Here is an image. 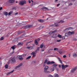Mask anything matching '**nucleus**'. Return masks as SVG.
Here are the masks:
<instances>
[{
    "label": "nucleus",
    "mask_w": 77,
    "mask_h": 77,
    "mask_svg": "<svg viewBox=\"0 0 77 77\" xmlns=\"http://www.w3.org/2000/svg\"><path fill=\"white\" fill-rule=\"evenodd\" d=\"M26 4V2L24 0L21 1L19 3V5H20L21 6H23L24 4Z\"/></svg>",
    "instance_id": "nucleus-1"
},
{
    "label": "nucleus",
    "mask_w": 77,
    "mask_h": 77,
    "mask_svg": "<svg viewBox=\"0 0 77 77\" xmlns=\"http://www.w3.org/2000/svg\"><path fill=\"white\" fill-rule=\"evenodd\" d=\"M22 66L23 63H20L18 65V66L15 67L14 68V69H17V68H20V67H21Z\"/></svg>",
    "instance_id": "nucleus-2"
},
{
    "label": "nucleus",
    "mask_w": 77,
    "mask_h": 77,
    "mask_svg": "<svg viewBox=\"0 0 77 77\" xmlns=\"http://www.w3.org/2000/svg\"><path fill=\"white\" fill-rule=\"evenodd\" d=\"M46 63L47 65H51V64H54L55 62L54 61L50 62V61H48Z\"/></svg>",
    "instance_id": "nucleus-3"
},
{
    "label": "nucleus",
    "mask_w": 77,
    "mask_h": 77,
    "mask_svg": "<svg viewBox=\"0 0 77 77\" xmlns=\"http://www.w3.org/2000/svg\"><path fill=\"white\" fill-rule=\"evenodd\" d=\"M15 60L14 58H12L10 60V62L12 63H14V62H15Z\"/></svg>",
    "instance_id": "nucleus-4"
},
{
    "label": "nucleus",
    "mask_w": 77,
    "mask_h": 77,
    "mask_svg": "<svg viewBox=\"0 0 77 77\" xmlns=\"http://www.w3.org/2000/svg\"><path fill=\"white\" fill-rule=\"evenodd\" d=\"M41 9H42V10H43L44 11H48V10H49V9L48 8H47L46 7H43Z\"/></svg>",
    "instance_id": "nucleus-5"
},
{
    "label": "nucleus",
    "mask_w": 77,
    "mask_h": 77,
    "mask_svg": "<svg viewBox=\"0 0 77 77\" xmlns=\"http://www.w3.org/2000/svg\"><path fill=\"white\" fill-rule=\"evenodd\" d=\"M69 35H69H73V34H74V32L73 31L72 32H69V33H68Z\"/></svg>",
    "instance_id": "nucleus-6"
},
{
    "label": "nucleus",
    "mask_w": 77,
    "mask_h": 77,
    "mask_svg": "<svg viewBox=\"0 0 77 77\" xmlns=\"http://www.w3.org/2000/svg\"><path fill=\"white\" fill-rule=\"evenodd\" d=\"M8 2L10 3H13L15 2V1H14V0H9Z\"/></svg>",
    "instance_id": "nucleus-7"
},
{
    "label": "nucleus",
    "mask_w": 77,
    "mask_h": 77,
    "mask_svg": "<svg viewBox=\"0 0 77 77\" xmlns=\"http://www.w3.org/2000/svg\"><path fill=\"white\" fill-rule=\"evenodd\" d=\"M77 69V67H75L74 68H73V69L71 70V72H74L75 70Z\"/></svg>",
    "instance_id": "nucleus-8"
},
{
    "label": "nucleus",
    "mask_w": 77,
    "mask_h": 77,
    "mask_svg": "<svg viewBox=\"0 0 77 77\" xmlns=\"http://www.w3.org/2000/svg\"><path fill=\"white\" fill-rule=\"evenodd\" d=\"M65 23V21H63L62 20H61L60 21L57 22L56 23H57V24H59V23Z\"/></svg>",
    "instance_id": "nucleus-9"
},
{
    "label": "nucleus",
    "mask_w": 77,
    "mask_h": 77,
    "mask_svg": "<svg viewBox=\"0 0 77 77\" xmlns=\"http://www.w3.org/2000/svg\"><path fill=\"white\" fill-rule=\"evenodd\" d=\"M44 72L45 73H48L50 72L49 71H48L47 69H44Z\"/></svg>",
    "instance_id": "nucleus-10"
},
{
    "label": "nucleus",
    "mask_w": 77,
    "mask_h": 77,
    "mask_svg": "<svg viewBox=\"0 0 77 77\" xmlns=\"http://www.w3.org/2000/svg\"><path fill=\"white\" fill-rule=\"evenodd\" d=\"M36 4V2H32L30 4V6H34V5H35Z\"/></svg>",
    "instance_id": "nucleus-11"
},
{
    "label": "nucleus",
    "mask_w": 77,
    "mask_h": 77,
    "mask_svg": "<svg viewBox=\"0 0 77 77\" xmlns=\"http://www.w3.org/2000/svg\"><path fill=\"white\" fill-rule=\"evenodd\" d=\"M53 66V67L56 68H57V64H53V65L52 66Z\"/></svg>",
    "instance_id": "nucleus-12"
},
{
    "label": "nucleus",
    "mask_w": 77,
    "mask_h": 77,
    "mask_svg": "<svg viewBox=\"0 0 77 77\" xmlns=\"http://www.w3.org/2000/svg\"><path fill=\"white\" fill-rule=\"evenodd\" d=\"M61 66H62V69H65V66L64 65L62 64L61 65Z\"/></svg>",
    "instance_id": "nucleus-13"
},
{
    "label": "nucleus",
    "mask_w": 77,
    "mask_h": 77,
    "mask_svg": "<svg viewBox=\"0 0 77 77\" xmlns=\"http://www.w3.org/2000/svg\"><path fill=\"white\" fill-rule=\"evenodd\" d=\"M23 29H29V25H26V26H25L24 27H23Z\"/></svg>",
    "instance_id": "nucleus-14"
},
{
    "label": "nucleus",
    "mask_w": 77,
    "mask_h": 77,
    "mask_svg": "<svg viewBox=\"0 0 77 77\" xmlns=\"http://www.w3.org/2000/svg\"><path fill=\"white\" fill-rule=\"evenodd\" d=\"M73 56L74 57H77V54L76 53H74L73 54Z\"/></svg>",
    "instance_id": "nucleus-15"
},
{
    "label": "nucleus",
    "mask_w": 77,
    "mask_h": 77,
    "mask_svg": "<svg viewBox=\"0 0 77 77\" xmlns=\"http://www.w3.org/2000/svg\"><path fill=\"white\" fill-rule=\"evenodd\" d=\"M58 60L59 61V62H60V63H61V64H63V63H62V61L61 60H60V58H58Z\"/></svg>",
    "instance_id": "nucleus-16"
},
{
    "label": "nucleus",
    "mask_w": 77,
    "mask_h": 77,
    "mask_svg": "<svg viewBox=\"0 0 77 77\" xmlns=\"http://www.w3.org/2000/svg\"><path fill=\"white\" fill-rule=\"evenodd\" d=\"M32 55H33L32 56V57H35V56H36V55H35V52H32Z\"/></svg>",
    "instance_id": "nucleus-17"
},
{
    "label": "nucleus",
    "mask_w": 77,
    "mask_h": 77,
    "mask_svg": "<svg viewBox=\"0 0 77 77\" xmlns=\"http://www.w3.org/2000/svg\"><path fill=\"white\" fill-rule=\"evenodd\" d=\"M38 21H39V22H40V23H43V22L44 21V20L42 19L38 20Z\"/></svg>",
    "instance_id": "nucleus-18"
},
{
    "label": "nucleus",
    "mask_w": 77,
    "mask_h": 77,
    "mask_svg": "<svg viewBox=\"0 0 77 77\" xmlns=\"http://www.w3.org/2000/svg\"><path fill=\"white\" fill-rule=\"evenodd\" d=\"M35 43L36 44V45H38V41H37V39L35 40Z\"/></svg>",
    "instance_id": "nucleus-19"
},
{
    "label": "nucleus",
    "mask_w": 77,
    "mask_h": 77,
    "mask_svg": "<svg viewBox=\"0 0 77 77\" xmlns=\"http://www.w3.org/2000/svg\"><path fill=\"white\" fill-rule=\"evenodd\" d=\"M58 52L59 53L61 54H63V51H58Z\"/></svg>",
    "instance_id": "nucleus-20"
},
{
    "label": "nucleus",
    "mask_w": 77,
    "mask_h": 77,
    "mask_svg": "<svg viewBox=\"0 0 77 77\" xmlns=\"http://www.w3.org/2000/svg\"><path fill=\"white\" fill-rule=\"evenodd\" d=\"M3 14L4 15H5V16H7L8 15V12H4V13H3Z\"/></svg>",
    "instance_id": "nucleus-21"
},
{
    "label": "nucleus",
    "mask_w": 77,
    "mask_h": 77,
    "mask_svg": "<svg viewBox=\"0 0 77 77\" xmlns=\"http://www.w3.org/2000/svg\"><path fill=\"white\" fill-rule=\"evenodd\" d=\"M48 69V66H46L44 68V69Z\"/></svg>",
    "instance_id": "nucleus-22"
},
{
    "label": "nucleus",
    "mask_w": 77,
    "mask_h": 77,
    "mask_svg": "<svg viewBox=\"0 0 77 77\" xmlns=\"http://www.w3.org/2000/svg\"><path fill=\"white\" fill-rule=\"evenodd\" d=\"M14 71V70H13V71H11V72L8 73L7 75H9V74H11V73H12V72H13Z\"/></svg>",
    "instance_id": "nucleus-23"
},
{
    "label": "nucleus",
    "mask_w": 77,
    "mask_h": 77,
    "mask_svg": "<svg viewBox=\"0 0 77 77\" xmlns=\"http://www.w3.org/2000/svg\"><path fill=\"white\" fill-rule=\"evenodd\" d=\"M54 68L53 67L52 68H51L50 69V71H54Z\"/></svg>",
    "instance_id": "nucleus-24"
},
{
    "label": "nucleus",
    "mask_w": 77,
    "mask_h": 77,
    "mask_svg": "<svg viewBox=\"0 0 77 77\" xmlns=\"http://www.w3.org/2000/svg\"><path fill=\"white\" fill-rule=\"evenodd\" d=\"M58 37L59 38H62V35H61L60 34H58Z\"/></svg>",
    "instance_id": "nucleus-25"
},
{
    "label": "nucleus",
    "mask_w": 77,
    "mask_h": 77,
    "mask_svg": "<svg viewBox=\"0 0 77 77\" xmlns=\"http://www.w3.org/2000/svg\"><path fill=\"white\" fill-rule=\"evenodd\" d=\"M31 57H32V56H29V57H27L26 58V60H27V59H30Z\"/></svg>",
    "instance_id": "nucleus-26"
},
{
    "label": "nucleus",
    "mask_w": 77,
    "mask_h": 77,
    "mask_svg": "<svg viewBox=\"0 0 77 77\" xmlns=\"http://www.w3.org/2000/svg\"><path fill=\"white\" fill-rule=\"evenodd\" d=\"M52 26H54V27H57L59 26V24H57L56 25H52Z\"/></svg>",
    "instance_id": "nucleus-27"
},
{
    "label": "nucleus",
    "mask_w": 77,
    "mask_h": 77,
    "mask_svg": "<svg viewBox=\"0 0 77 77\" xmlns=\"http://www.w3.org/2000/svg\"><path fill=\"white\" fill-rule=\"evenodd\" d=\"M69 34L68 33H66L65 34V36H67V37L69 36Z\"/></svg>",
    "instance_id": "nucleus-28"
},
{
    "label": "nucleus",
    "mask_w": 77,
    "mask_h": 77,
    "mask_svg": "<svg viewBox=\"0 0 77 77\" xmlns=\"http://www.w3.org/2000/svg\"><path fill=\"white\" fill-rule=\"evenodd\" d=\"M53 37L54 38H56V34H54L53 35Z\"/></svg>",
    "instance_id": "nucleus-29"
},
{
    "label": "nucleus",
    "mask_w": 77,
    "mask_h": 77,
    "mask_svg": "<svg viewBox=\"0 0 77 77\" xmlns=\"http://www.w3.org/2000/svg\"><path fill=\"white\" fill-rule=\"evenodd\" d=\"M48 62V59H46L45 60V61L44 62V64L47 63Z\"/></svg>",
    "instance_id": "nucleus-30"
},
{
    "label": "nucleus",
    "mask_w": 77,
    "mask_h": 77,
    "mask_svg": "<svg viewBox=\"0 0 77 77\" xmlns=\"http://www.w3.org/2000/svg\"><path fill=\"white\" fill-rule=\"evenodd\" d=\"M54 77H59V75H58V74L55 73L54 75Z\"/></svg>",
    "instance_id": "nucleus-31"
},
{
    "label": "nucleus",
    "mask_w": 77,
    "mask_h": 77,
    "mask_svg": "<svg viewBox=\"0 0 77 77\" xmlns=\"http://www.w3.org/2000/svg\"><path fill=\"white\" fill-rule=\"evenodd\" d=\"M23 45V44L21 43H19V44H18L17 45L18 46H20V45Z\"/></svg>",
    "instance_id": "nucleus-32"
},
{
    "label": "nucleus",
    "mask_w": 77,
    "mask_h": 77,
    "mask_svg": "<svg viewBox=\"0 0 77 77\" xmlns=\"http://www.w3.org/2000/svg\"><path fill=\"white\" fill-rule=\"evenodd\" d=\"M12 14V11H10L9 13H8V15H11Z\"/></svg>",
    "instance_id": "nucleus-33"
},
{
    "label": "nucleus",
    "mask_w": 77,
    "mask_h": 77,
    "mask_svg": "<svg viewBox=\"0 0 77 77\" xmlns=\"http://www.w3.org/2000/svg\"><path fill=\"white\" fill-rule=\"evenodd\" d=\"M5 68L6 69H7V68H8V64L6 65L5 66Z\"/></svg>",
    "instance_id": "nucleus-34"
},
{
    "label": "nucleus",
    "mask_w": 77,
    "mask_h": 77,
    "mask_svg": "<svg viewBox=\"0 0 77 77\" xmlns=\"http://www.w3.org/2000/svg\"><path fill=\"white\" fill-rule=\"evenodd\" d=\"M4 40V37H2L1 38H0V40L1 41H2V40Z\"/></svg>",
    "instance_id": "nucleus-35"
},
{
    "label": "nucleus",
    "mask_w": 77,
    "mask_h": 77,
    "mask_svg": "<svg viewBox=\"0 0 77 77\" xmlns=\"http://www.w3.org/2000/svg\"><path fill=\"white\" fill-rule=\"evenodd\" d=\"M12 10H16L17 8H16L15 7H13L12 8Z\"/></svg>",
    "instance_id": "nucleus-36"
},
{
    "label": "nucleus",
    "mask_w": 77,
    "mask_h": 77,
    "mask_svg": "<svg viewBox=\"0 0 77 77\" xmlns=\"http://www.w3.org/2000/svg\"><path fill=\"white\" fill-rule=\"evenodd\" d=\"M59 50V49L57 48H54V51H56V50Z\"/></svg>",
    "instance_id": "nucleus-37"
},
{
    "label": "nucleus",
    "mask_w": 77,
    "mask_h": 77,
    "mask_svg": "<svg viewBox=\"0 0 77 77\" xmlns=\"http://www.w3.org/2000/svg\"><path fill=\"white\" fill-rule=\"evenodd\" d=\"M19 59L20 60H23V57H19Z\"/></svg>",
    "instance_id": "nucleus-38"
},
{
    "label": "nucleus",
    "mask_w": 77,
    "mask_h": 77,
    "mask_svg": "<svg viewBox=\"0 0 77 77\" xmlns=\"http://www.w3.org/2000/svg\"><path fill=\"white\" fill-rule=\"evenodd\" d=\"M43 47H44V45H41L40 46V48H42Z\"/></svg>",
    "instance_id": "nucleus-39"
},
{
    "label": "nucleus",
    "mask_w": 77,
    "mask_h": 77,
    "mask_svg": "<svg viewBox=\"0 0 77 77\" xmlns=\"http://www.w3.org/2000/svg\"><path fill=\"white\" fill-rule=\"evenodd\" d=\"M52 33H56V32H57V30H55L54 31H52Z\"/></svg>",
    "instance_id": "nucleus-40"
},
{
    "label": "nucleus",
    "mask_w": 77,
    "mask_h": 77,
    "mask_svg": "<svg viewBox=\"0 0 77 77\" xmlns=\"http://www.w3.org/2000/svg\"><path fill=\"white\" fill-rule=\"evenodd\" d=\"M18 38H16L14 39V41H17V40H18Z\"/></svg>",
    "instance_id": "nucleus-41"
},
{
    "label": "nucleus",
    "mask_w": 77,
    "mask_h": 77,
    "mask_svg": "<svg viewBox=\"0 0 77 77\" xmlns=\"http://www.w3.org/2000/svg\"><path fill=\"white\" fill-rule=\"evenodd\" d=\"M61 41V40L58 39L57 40V42H60Z\"/></svg>",
    "instance_id": "nucleus-42"
},
{
    "label": "nucleus",
    "mask_w": 77,
    "mask_h": 77,
    "mask_svg": "<svg viewBox=\"0 0 77 77\" xmlns=\"http://www.w3.org/2000/svg\"><path fill=\"white\" fill-rule=\"evenodd\" d=\"M11 48H12L13 50H14V49H15V47H14V46H12Z\"/></svg>",
    "instance_id": "nucleus-43"
},
{
    "label": "nucleus",
    "mask_w": 77,
    "mask_h": 77,
    "mask_svg": "<svg viewBox=\"0 0 77 77\" xmlns=\"http://www.w3.org/2000/svg\"><path fill=\"white\" fill-rule=\"evenodd\" d=\"M29 28H30V27H32V25H28Z\"/></svg>",
    "instance_id": "nucleus-44"
},
{
    "label": "nucleus",
    "mask_w": 77,
    "mask_h": 77,
    "mask_svg": "<svg viewBox=\"0 0 77 77\" xmlns=\"http://www.w3.org/2000/svg\"><path fill=\"white\" fill-rule=\"evenodd\" d=\"M65 66V68H67V67H68V65H65L64 66Z\"/></svg>",
    "instance_id": "nucleus-45"
},
{
    "label": "nucleus",
    "mask_w": 77,
    "mask_h": 77,
    "mask_svg": "<svg viewBox=\"0 0 77 77\" xmlns=\"http://www.w3.org/2000/svg\"><path fill=\"white\" fill-rule=\"evenodd\" d=\"M69 6H71V5H72V3H70V4L69 5Z\"/></svg>",
    "instance_id": "nucleus-46"
},
{
    "label": "nucleus",
    "mask_w": 77,
    "mask_h": 77,
    "mask_svg": "<svg viewBox=\"0 0 77 77\" xmlns=\"http://www.w3.org/2000/svg\"><path fill=\"white\" fill-rule=\"evenodd\" d=\"M45 50V48H44V49H42L41 51H44Z\"/></svg>",
    "instance_id": "nucleus-47"
},
{
    "label": "nucleus",
    "mask_w": 77,
    "mask_h": 77,
    "mask_svg": "<svg viewBox=\"0 0 77 77\" xmlns=\"http://www.w3.org/2000/svg\"><path fill=\"white\" fill-rule=\"evenodd\" d=\"M17 33L18 35H19V34H21V32H18Z\"/></svg>",
    "instance_id": "nucleus-48"
},
{
    "label": "nucleus",
    "mask_w": 77,
    "mask_h": 77,
    "mask_svg": "<svg viewBox=\"0 0 77 77\" xmlns=\"http://www.w3.org/2000/svg\"><path fill=\"white\" fill-rule=\"evenodd\" d=\"M32 42V41H30V42H27V43H26V45H27V44H28L29 43H30V42Z\"/></svg>",
    "instance_id": "nucleus-49"
},
{
    "label": "nucleus",
    "mask_w": 77,
    "mask_h": 77,
    "mask_svg": "<svg viewBox=\"0 0 77 77\" xmlns=\"http://www.w3.org/2000/svg\"><path fill=\"white\" fill-rule=\"evenodd\" d=\"M52 33H53L52 31H51L49 32V34H52Z\"/></svg>",
    "instance_id": "nucleus-50"
},
{
    "label": "nucleus",
    "mask_w": 77,
    "mask_h": 77,
    "mask_svg": "<svg viewBox=\"0 0 77 77\" xmlns=\"http://www.w3.org/2000/svg\"><path fill=\"white\" fill-rule=\"evenodd\" d=\"M66 57V55H64L63 56V58H65V57Z\"/></svg>",
    "instance_id": "nucleus-51"
},
{
    "label": "nucleus",
    "mask_w": 77,
    "mask_h": 77,
    "mask_svg": "<svg viewBox=\"0 0 77 77\" xmlns=\"http://www.w3.org/2000/svg\"><path fill=\"white\" fill-rule=\"evenodd\" d=\"M39 48L40 47H38V48H37V51H39Z\"/></svg>",
    "instance_id": "nucleus-52"
},
{
    "label": "nucleus",
    "mask_w": 77,
    "mask_h": 77,
    "mask_svg": "<svg viewBox=\"0 0 77 77\" xmlns=\"http://www.w3.org/2000/svg\"><path fill=\"white\" fill-rule=\"evenodd\" d=\"M48 77H53V76L52 75H50L48 76Z\"/></svg>",
    "instance_id": "nucleus-53"
},
{
    "label": "nucleus",
    "mask_w": 77,
    "mask_h": 77,
    "mask_svg": "<svg viewBox=\"0 0 77 77\" xmlns=\"http://www.w3.org/2000/svg\"><path fill=\"white\" fill-rule=\"evenodd\" d=\"M65 37L64 36L62 37V39H65Z\"/></svg>",
    "instance_id": "nucleus-54"
},
{
    "label": "nucleus",
    "mask_w": 77,
    "mask_h": 77,
    "mask_svg": "<svg viewBox=\"0 0 77 77\" xmlns=\"http://www.w3.org/2000/svg\"><path fill=\"white\" fill-rule=\"evenodd\" d=\"M77 39L76 38H74L73 39V41H77Z\"/></svg>",
    "instance_id": "nucleus-55"
},
{
    "label": "nucleus",
    "mask_w": 77,
    "mask_h": 77,
    "mask_svg": "<svg viewBox=\"0 0 77 77\" xmlns=\"http://www.w3.org/2000/svg\"><path fill=\"white\" fill-rule=\"evenodd\" d=\"M24 32V31H22L20 32H21V33H23V32Z\"/></svg>",
    "instance_id": "nucleus-56"
},
{
    "label": "nucleus",
    "mask_w": 77,
    "mask_h": 77,
    "mask_svg": "<svg viewBox=\"0 0 77 77\" xmlns=\"http://www.w3.org/2000/svg\"><path fill=\"white\" fill-rule=\"evenodd\" d=\"M26 48L28 49L30 48V47L29 46L28 47H27Z\"/></svg>",
    "instance_id": "nucleus-57"
},
{
    "label": "nucleus",
    "mask_w": 77,
    "mask_h": 77,
    "mask_svg": "<svg viewBox=\"0 0 77 77\" xmlns=\"http://www.w3.org/2000/svg\"><path fill=\"white\" fill-rule=\"evenodd\" d=\"M59 68H61V65H59Z\"/></svg>",
    "instance_id": "nucleus-58"
},
{
    "label": "nucleus",
    "mask_w": 77,
    "mask_h": 77,
    "mask_svg": "<svg viewBox=\"0 0 77 77\" xmlns=\"http://www.w3.org/2000/svg\"><path fill=\"white\" fill-rule=\"evenodd\" d=\"M55 69H57V71H59V69L57 68H55Z\"/></svg>",
    "instance_id": "nucleus-59"
},
{
    "label": "nucleus",
    "mask_w": 77,
    "mask_h": 77,
    "mask_svg": "<svg viewBox=\"0 0 77 77\" xmlns=\"http://www.w3.org/2000/svg\"><path fill=\"white\" fill-rule=\"evenodd\" d=\"M18 14V12H17L16 13L14 14L15 15H17V14Z\"/></svg>",
    "instance_id": "nucleus-60"
},
{
    "label": "nucleus",
    "mask_w": 77,
    "mask_h": 77,
    "mask_svg": "<svg viewBox=\"0 0 77 77\" xmlns=\"http://www.w3.org/2000/svg\"><path fill=\"white\" fill-rule=\"evenodd\" d=\"M2 7H0V11H1V10H2Z\"/></svg>",
    "instance_id": "nucleus-61"
},
{
    "label": "nucleus",
    "mask_w": 77,
    "mask_h": 77,
    "mask_svg": "<svg viewBox=\"0 0 77 77\" xmlns=\"http://www.w3.org/2000/svg\"><path fill=\"white\" fill-rule=\"evenodd\" d=\"M60 5V4H58L57 5V6H59Z\"/></svg>",
    "instance_id": "nucleus-62"
},
{
    "label": "nucleus",
    "mask_w": 77,
    "mask_h": 77,
    "mask_svg": "<svg viewBox=\"0 0 77 77\" xmlns=\"http://www.w3.org/2000/svg\"><path fill=\"white\" fill-rule=\"evenodd\" d=\"M69 28H67L66 29V30H69Z\"/></svg>",
    "instance_id": "nucleus-63"
},
{
    "label": "nucleus",
    "mask_w": 77,
    "mask_h": 77,
    "mask_svg": "<svg viewBox=\"0 0 77 77\" xmlns=\"http://www.w3.org/2000/svg\"><path fill=\"white\" fill-rule=\"evenodd\" d=\"M49 51L51 50V51H52V50H53V49H50Z\"/></svg>",
    "instance_id": "nucleus-64"
}]
</instances>
